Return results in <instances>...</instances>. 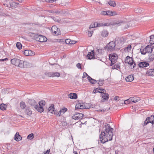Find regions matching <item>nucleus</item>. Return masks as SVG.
Wrapping results in <instances>:
<instances>
[{"label": "nucleus", "mask_w": 154, "mask_h": 154, "mask_svg": "<svg viewBox=\"0 0 154 154\" xmlns=\"http://www.w3.org/2000/svg\"><path fill=\"white\" fill-rule=\"evenodd\" d=\"M48 75L50 77H58L60 76V73L58 72H50L48 73Z\"/></svg>", "instance_id": "obj_13"}, {"label": "nucleus", "mask_w": 154, "mask_h": 154, "mask_svg": "<svg viewBox=\"0 0 154 154\" xmlns=\"http://www.w3.org/2000/svg\"><path fill=\"white\" fill-rule=\"evenodd\" d=\"M153 47L151 45H149L143 48L140 50V51L142 54L145 55L146 54L151 53L152 51Z\"/></svg>", "instance_id": "obj_3"}, {"label": "nucleus", "mask_w": 154, "mask_h": 154, "mask_svg": "<svg viewBox=\"0 0 154 154\" xmlns=\"http://www.w3.org/2000/svg\"><path fill=\"white\" fill-rule=\"evenodd\" d=\"M140 100V99L139 97H131L128 99L129 100H130V102H133L134 103L138 102Z\"/></svg>", "instance_id": "obj_15"}, {"label": "nucleus", "mask_w": 154, "mask_h": 154, "mask_svg": "<svg viewBox=\"0 0 154 154\" xmlns=\"http://www.w3.org/2000/svg\"><path fill=\"white\" fill-rule=\"evenodd\" d=\"M114 99L115 100L118 101L119 100V97L118 96H116L114 98Z\"/></svg>", "instance_id": "obj_51"}, {"label": "nucleus", "mask_w": 154, "mask_h": 154, "mask_svg": "<svg viewBox=\"0 0 154 154\" xmlns=\"http://www.w3.org/2000/svg\"><path fill=\"white\" fill-rule=\"evenodd\" d=\"M24 54L27 56H32L35 55V53L31 50H26L24 51Z\"/></svg>", "instance_id": "obj_11"}, {"label": "nucleus", "mask_w": 154, "mask_h": 154, "mask_svg": "<svg viewBox=\"0 0 154 154\" xmlns=\"http://www.w3.org/2000/svg\"><path fill=\"white\" fill-rule=\"evenodd\" d=\"M34 138V134L32 133L29 134L27 137V139L30 140Z\"/></svg>", "instance_id": "obj_40"}, {"label": "nucleus", "mask_w": 154, "mask_h": 154, "mask_svg": "<svg viewBox=\"0 0 154 154\" xmlns=\"http://www.w3.org/2000/svg\"><path fill=\"white\" fill-rule=\"evenodd\" d=\"M149 42L151 44H154V35H151L150 36Z\"/></svg>", "instance_id": "obj_35"}, {"label": "nucleus", "mask_w": 154, "mask_h": 154, "mask_svg": "<svg viewBox=\"0 0 154 154\" xmlns=\"http://www.w3.org/2000/svg\"><path fill=\"white\" fill-rule=\"evenodd\" d=\"M101 25H102L101 26H108L112 25V24L110 23H101Z\"/></svg>", "instance_id": "obj_39"}, {"label": "nucleus", "mask_w": 154, "mask_h": 154, "mask_svg": "<svg viewBox=\"0 0 154 154\" xmlns=\"http://www.w3.org/2000/svg\"><path fill=\"white\" fill-rule=\"evenodd\" d=\"M29 35L34 39L38 41L40 35L38 34H35L32 33H29Z\"/></svg>", "instance_id": "obj_16"}, {"label": "nucleus", "mask_w": 154, "mask_h": 154, "mask_svg": "<svg viewBox=\"0 0 154 154\" xmlns=\"http://www.w3.org/2000/svg\"><path fill=\"white\" fill-rule=\"evenodd\" d=\"M33 102L35 104H36L35 105L34 108L37 111L40 112H42L43 111L44 109L43 107H41L39 105H38L35 101H33Z\"/></svg>", "instance_id": "obj_10"}, {"label": "nucleus", "mask_w": 154, "mask_h": 154, "mask_svg": "<svg viewBox=\"0 0 154 154\" xmlns=\"http://www.w3.org/2000/svg\"><path fill=\"white\" fill-rule=\"evenodd\" d=\"M11 62L12 64L16 66L20 67H22L23 66V61H21L18 59L16 58L12 59L11 60Z\"/></svg>", "instance_id": "obj_4"}, {"label": "nucleus", "mask_w": 154, "mask_h": 154, "mask_svg": "<svg viewBox=\"0 0 154 154\" xmlns=\"http://www.w3.org/2000/svg\"><path fill=\"white\" fill-rule=\"evenodd\" d=\"M87 79L90 82L93 84H95L97 82V81L93 79L91 77L88 76Z\"/></svg>", "instance_id": "obj_27"}, {"label": "nucleus", "mask_w": 154, "mask_h": 154, "mask_svg": "<svg viewBox=\"0 0 154 154\" xmlns=\"http://www.w3.org/2000/svg\"><path fill=\"white\" fill-rule=\"evenodd\" d=\"M108 3L110 5L113 7H115L116 5V2L114 1H109L108 2Z\"/></svg>", "instance_id": "obj_36"}, {"label": "nucleus", "mask_w": 154, "mask_h": 154, "mask_svg": "<svg viewBox=\"0 0 154 154\" xmlns=\"http://www.w3.org/2000/svg\"><path fill=\"white\" fill-rule=\"evenodd\" d=\"M130 101V100H129L128 99L127 100H125L124 101V103L125 104H129V101Z\"/></svg>", "instance_id": "obj_50"}, {"label": "nucleus", "mask_w": 154, "mask_h": 154, "mask_svg": "<svg viewBox=\"0 0 154 154\" xmlns=\"http://www.w3.org/2000/svg\"><path fill=\"white\" fill-rule=\"evenodd\" d=\"M39 105L41 107H43L45 104V101L44 100H41L39 102Z\"/></svg>", "instance_id": "obj_37"}, {"label": "nucleus", "mask_w": 154, "mask_h": 154, "mask_svg": "<svg viewBox=\"0 0 154 154\" xmlns=\"http://www.w3.org/2000/svg\"><path fill=\"white\" fill-rule=\"evenodd\" d=\"M112 131V128H111L109 125L106 126L104 131L102 132L100 134V140L102 143H104L112 140L113 136Z\"/></svg>", "instance_id": "obj_1"}, {"label": "nucleus", "mask_w": 154, "mask_h": 154, "mask_svg": "<svg viewBox=\"0 0 154 154\" xmlns=\"http://www.w3.org/2000/svg\"><path fill=\"white\" fill-rule=\"evenodd\" d=\"M54 105L53 104H51V105L49 107L48 111L51 113L54 114L56 115L55 113H57V111L56 110H54Z\"/></svg>", "instance_id": "obj_17"}, {"label": "nucleus", "mask_w": 154, "mask_h": 154, "mask_svg": "<svg viewBox=\"0 0 154 154\" xmlns=\"http://www.w3.org/2000/svg\"><path fill=\"white\" fill-rule=\"evenodd\" d=\"M131 45H129L125 48L124 50L126 52H128L131 50Z\"/></svg>", "instance_id": "obj_38"}, {"label": "nucleus", "mask_w": 154, "mask_h": 154, "mask_svg": "<svg viewBox=\"0 0 154 154\" xmlns=\"http://www.w3.org/2000/svg\"><path fill=\"white\" fill-rule=\"evenodd\" d=\"M93 91L94 93H96L97 92L102 93L105 92L106 91L104 89H102L101 88H98L94 89Z\"/></svg>", "instance_id": "obj_19"}, {"label": "nucleus", "mask_w": 154, "mask_h": 154, "mask_svg": "<svg viewBox=\"0 0 154 154\" xmlns=\"http://www.w3.org/2000/svg\"><path fill=\"white\" fill-rule=\"evenodd\" d=\"M10 3V7L12 8H16L17 6V4L14 2H11Z\"/></svg>", "instance_id": "obj_33"}, {"label": "nucleus", "mask_w": 154, "mask_h": 154, "mask_svg": "<svg viewBox=\"0 0 154 154\" xmlns=\"http://www.w3.org/2000/svg\"><path fill=\"white\" fill-rule=\"evenodd\" d=\"M154 58H149V59L150 60V61H152L153 60Z\"/></svg>", "instance_id": "obj_55"}, {"label": "nucleus", "mask_w": 154, "mask_h": 154, "mask_svg": "<svg viewBox=\"0 0 154 154\" xmlns=\"http://www.w3.org/2000/svg\"><path fill=\"white\" fill-rule=\"evenodd\" d=\"M108 13V16H115L117 15L118 14L117 12L115 11H109Z\"/></svg>", "instance_id": "obj_30"}, {"label": "nucleus", "mask_w": 154, "mask_h": 154, "mask_svg": "<svg viewBox=\"0 0 154 154\" xmlns=\"http://www.w3.org/2000/svg\"><path fill=\"white\" fill-rule=\"evenodd\" d=\"M95 24L94 23H91L89 26V28H92L95 27Z\"/></svg>", "instance_id": "obj_48"}, {"label": "nucleus", "mask_w": 154, "mask_h": 154, "mask_svg": "<svg viewBox=\"0 0 154 154\" xmlns=\"http://www.w3.org/2000/svg\"><path fill=\"white\" fill-rule=\"evenodd\" d=\"M108 12H109V11H103L101 12L100 14L102 15H108Z\"/></svg>", "instance_id": "obj_42"}, {"label": "nucleus", "mask_w": 154, "mask_h": 154, "mask_svg": "<svg viewBox=\"0 0 154 154\" xmlns=\"http://www.w3.org/2000/svg\"><path fill=\"white\" fill-rule=\"evenodd\" d=\"M55 20L56 21H57L58 22H59L60 20L58 19V20H57L56 19H55Z\"/></svg>", "instance_id": "obj_56"}, {"label": "nucleus", "mask_w": 154, "mask_h": 154, "mask_svg": "<svg viewBox=\"0 0 154 154\" xmlns=\"http://www.w3.org/2000/svg\"><path fill=\"white\" fill-rule=\"evenodd\" d=\"M146 75L147 76H154V69H148L146 72Z\"/></svg>", "instance_id": "obj_12"}, {"label": "nucleus", "mask_w": 154, "mask_h": 154, "mask_svg": "<svg viewBox=\"0 0 154 154\" xmlns=\"http://www.w3.org/2000/svg\"><path fill=\"white\" fill-rule=\"evenodd\" d=\"M105 92L101 93V96L103 98L102 100H101L100 102H105L106 101L108 100L109 98V94L106 93Z\"/></svg>", "instance_id": "obj_7"}, {"label": "nucleus", "mask_w": 154, "mask_h": 154, "mask_svg": "<svg viewBox=\"0 0 154 154\" xmlns=\"http://www.w3.org/2000/svg\"><path fill=\"white\" fill-rule=\"evenodd\" d=\"M88 75L85 72H84L83 73V75L82 76V78H84L86 77L87 76H88Z\"/></svg>", "instance_id": "obj_47"}, {"label": "nucleus", "mask_w": 154, "mask_h": 154, "mask_svg": "<svg viewBox=\"0 0 154 154\" xmlns=\"http://www.w3.org/2000/svg\"><path fill=\"white\" fill-rule=\"evenodd\" d=\"M101 51V49H100V50L98 49V52H99V51Z\"/></svg>", "instance_id": "obj_57"}, {"label": "nucleus", "mask_w": 154, "mask_h": 154, "mask_svg": "<svg viewBox=\"0 0 154 154\" xmlns=\"http://www.w3.org/2000/svg\"><path fill=\"white\" fill-rule=\"evenodd\" d=\"M134 79V76L132 75L128 76L125 78V80L127 82H131Z\"/></svg>", "instance_id": "obj_25"}, {"label": "nucleus", "mask_w": 154, "mask_h": 154, "mask_svg": "<svg viewBox=\"0 0 154 154\" xmlns=\"http://www.w3.org/2000/svg\"><path fill=\"white\" fill-rule=\"evenodd\" d=\"M25 113L28 115L30 116L32 114V111L29 109H26L25 111Z\"/></svg>", "instance_id": "obj_31"}, {"label": "nucleus", "mask_w": 154, "mask_h": 154, "mask_svg": "<svg viewBox=\"0 0 154 154\" xmlns=\"http://www.w3.org/2000/svg\"><path fill=\"white\" fill-rule=\"evenodd\" d=\"M16 46L19 49H20L22 48V45L20 42H18L16 44Z\"/></svg>", "instance_id": "obj_41"}, {"label": "nucleus", "mask_w": 154, "mask_h": 154, "mask_svg": "<svg viewBox=\"0 0 154 154\" xmlns=\"http://www.w3.org/2000/svg\"><path fill=\"white\" fill-rule=\"evenodd\" d=\"M153 152H154V148H153Z\"/></svg>", "instance_id": "obj_58"}, {"label": "nucleus", "mask_w": 154, "mask_h": 154, "mask_svg": "<svg viewBox=\"0 0 154 154\" xmlns=\"http://www.w3.org/2000/svg\"><path fill=\"white\" fill-rule=\"evenodd\" d=\"M75 108H76L79 109H83L86 108L85 106L81 105L80 104H77L75 106Z\"/></svg>", "instance_id": "obj_29"}, {"label": "nucleus", "mask_w": 154, "mask_h": 154, "mask_svg": "<svg viewBox=\"0 0 154 154\" xmlns=\"http://www.w3.org/2000/svg\"><path fill=\"white\" fill-rule=\"evenodd\" d=\"M88 59H91L95 58V56L94 54V50L91 51L89 52L87 56Z\"/></svg>", "instance_id": "obj_14"}, {"label": "nucleus", "mask_w": 154, "mask_h": 154, "mask_svg": "<svg viewBox=\"0 0 154 154\" xmlns=\"http://www.w3.org/2000/svg\"><path fill=\"white\" fill-rule=\"evenodd\" d=\"M73 153L74 154H79L77 151H74Z\"/></svg>", "instance_id": "obj_54"}, {"label": "nucleus", "mask_w": 154, "mask_h": 154, "mask_svg": "<svg viewBox=\"0 0 154 154\" xmlns=\"http://www.w3.org/2000/svg\"><path fill=\"white\" fill-rule=\"evenodd\" d=\"M94 23L95 24V27H100L101 26H102L101 23H98L97 22H95Z\"/></svg>", "instance_id": "obj_44"}, {"label": "nucleus", "mask_w": 154, "mask_h": 154, "mask_svg": "<svg viewBox=\"0 0 154 154\" xmlns=\"http://www.w3.org/2000/svg\"><path fill=\"white\" fill-rule=\"evenodd\" d=\"M149 63L146 62H142L139 63L138 65L140 68H144L149 66Z\"/></svg>", "instance_id": "obj_18"}, {"label": "nucleus", "mask_w": 154, "mask_h": 154, "mask_svg": "<svg viewBox=\"0 0 154 154\" xmlns=\"http://www.w3.org/2000/svg\"><path fill=\"white\" fill-rule=\"evenodd\" d=\"M98 84L100 86H101L103 84V81L102 80H99L98 81Z\"/></svg>", "instance_id": "obj_46"}, {"label": "nucleus", "mask_w": 154, "mask_h": 154, "mask_svg": "<svg viewBox=\"0 0 154 154\" xmlns=\"http://www.w3.org/2000/svg\"><path fill=\"white\" fill-rule=\"evenodd\" d=\"M109 34L108 32L106 30H104L101 32V35L102 37L103 38L107 37Z\"/></svg>", "instance_id": "obj_21"}, {"label": "nucleus", "mask_w": 154, "mask_h": 154, "mask_svg": "<svg viewBox=\"0 0 154 154\" xmlns=\"http://www.w3.org/2000/svg\"><path fill=\"white\" fill-rule=\"evenodd\" d=\"M115 44L113 42L109 43L108 45V48L110 50L112 49L115 47Z\"/></svg>", "instance_id": "obj_26"}, {"label": "nucleus", "mask_w": 154, "mask_h": 154, "mask_svg": "<svg viewBox=\"0 0 154 154\" xmlns=\"http://www.w3.org/2000/svg\"><path fill=\"white\" fill-rule=\"evenodd\" d=\"M118 56L117 54L115 53H112L109 55V59L111 61L110 65L112 66L115 63L117 60Z\"/></svg>", "instance_id": "obj_5"}, {"label": "nucleus", "mask_w": 154, "mask_h": 154, "mask_svg": "<svg viewBox=\"0 0 154 154\" xmlns=\"http://www.w3.org/2000/svg\"><path fill=\"white\" fill-rule=\"evenodd\" d=\"M22 138V137L20 135L19 133L17 132L15 134L14 139L17 141H19L21 140Z\"/></svg>", "instance_id": "obj_22"}, {"label": "nucleus", "mask_w": 154, "mask_h": 154, "mask_svg": "<svg viewBox=\"0 0 154 154\" xmlns=\"http://www.w3.org/2000/svg\"><path fill=\"white\" fill-rule=\"evenodd\" d=\"M125 62L129 65V68L131 69H134L135 66L136 64L133 58L127 56L125 58Z\"/></svg>", "instance_id": "obj_2"}, {"label": "nucleus", "mask_w": 154, "mask_h": 154, "mask_svg": "<svg viewBox=\"0 0 154 154\" xmlns=\"http://www.w3.org/2000/svg\"><path fill=\"white\" fill-rule=\"evenodd\" d=\"M66 43L68 45H72L75 44L76 42L74 40H71L70 39H67L65 41Z\"/></svg>", "instance_id": "obj_24"}, {"label": "nucleus", "mask_w": 154, "mask_h": 154, "mask_svg": "<svg viewBox=\"0 0 154 154\" xmlns=\"http://www.w3.org/2000/svg\"><path fill=\"white\" fill-rule=\"evenodd\" d=\"M20 106L21 109H24L26 106L25 103L23 101L21 102L20 103Z\"/></svg>", "instance_id": "obj_34"}, {"label": "nucleus", "mask_w": 154, "mask_h": 154, "mask_svg": "<svg viewBox=\"0 0 154 154\" xmlns=\"http://www.w3.org/2000/svg\"><path fill=\"white\" fill-rule=\"evenodd\" d=\"M93 33V31H88V35L89 37H91L92 36Z\"/></svg>", "instance_id": "obj_45"}, {"label": "nucleus", "mask_w": 154, "mask_h": 154, "mask_svg": "<svg viewBox=\"0 0 154 154\" xmlns=\"http://www.w3.org/2000/svg\"><path fill=\"white\" fill-rule=\"evenodd\" d=\"M119 68H120V66L117 64H115L112 66V68L113 69H118Z\"/></svg>", "instance_id": "obj_43"}, {"label": "nucleus", "mask_w": 154, "mask_h": 154, "mask_svg": "<svg viewBox=\"0 0 154 154\" xmlns=\"http://www.w3.org/2000/svg\"><path fill=\"white\" fill-rule=\"evenodd\" d=\"M76 66L79 69H81V64L80 63H78L77 64Z\"/></svg>", "instance_id": "obj_49"}, {"label": "nucleus", "mask_w": 154, "mask_h": 154, "mask_svg": "<svg viewBox=\"0 0 154 154\" xmlns=\"http://www.w3.org/2000/svg\"><path fill=\"white\" fill-rule=\"evenodd\" d=\"M51 31L53 34L54 35H59L61 34L60 29L58 28L55 26H53L52 27Z\"/></svg>", "instance_id": "obj_6"}, {"label": "nucleus", "mask_w": 154, "mask_h": 154, "mask_svg": "<svg viewBox=\"0 0 154 154\" xmlns=\"http://www.w3.org/2000/svg\"><path fill=\"white\" fill-rule=\"evenodd\" d=\"M38 41L41 42H46L47 40L46 37L43 35H40Z\"/></svg>", "instance_id": "obj_20"}, {"label": "nucleus", "mask_w": 154, "mask_h": 154, "mask_svg": "<svg viewBox=\"0 0 154 154\" xmlns=\"http://www.w3.org/2000/svg\"><path fill=\"white\" fill-rule=\"evenodd\" d=\"M50 152V149L48 150L44 154H49Z\"/></svg>", "instance_id": "obj_53"}, {"label": "nucleus", "mask_w": 154, "mask_h": 154, "mask_svg": "<svg viewBox=\"0 0 154 154\" xmlns=\"http://www.w3.org/2000/svg\"><path fill=\"white\" fill-rule=\"evenodd\" d=\"M83 117V114L81 113H77L74 114L72 116V118L74 119H80Z\"/></svg>", "instance_id": "obj_8"}, {"label": "nucleus", "mask_w": 154, "mask_h": 154, "mask_svg": "<svg viewBox=\"0 0 154 154\" xmlns=\"http://www.w3.org/2000/svg\"><path fill=\"white\" fill-rule=\"evenodd\" d=\"M7 108V106L6 104L2 103L0 105V109L2 110H5Z\"/></svg>", "instance_id": "obj_28"}, {"label": "nucleus", "mask_w": 154, "mask_h": 154, "mask_svg": "<svg viewBox=\"0 0 154 154\" xmlns=\"http://www.w3.org/2000/svg\"><path fill=\"white\" fill-rule=\"evenodd\" d=\"M8 60V58H6L4 59H0V61H3L5 60Z\"/></svg>", "instance_id": "obj_52"}, {"label": "nucleus", "mask_w": 154, "mask_h": 154, "mask_svg": "<svg viewBox=\"0 0 154 154\" xmlns=\"http://www.w3.org/2000/svg\"><path fill=\"white\" fill-rule=\"evenodd\" d=\"M68 96V97L72 99H76L77 98V95L75 93H70Z\"/></svg>", "instance_id": "obj_23"}, {"label": "nucleus", "mask_w": 154, "mask_h": 154, "mask_svg": "<svg viewBox=\"0 0 154 154\" xmlns=\"http://www.w3.org/2000/svg\"><path fill=\"white\" fill-rule=\"evenodd\" d=\"M67 109L66 108L63 107L59 112H57V113H55L56 115L58 116H60L61 115L64 114L65 112L67 111Z\"/></svg>", "instance_id": "obj_9"}, {"label": "nucleus", "mask_w": 154, "mask_h": 154, "mask_svg": "<svg viewBox=\"0 0 154 154\" xmlns=\"http://www.w3.org/2000/svg\"><path fill=\"white\" fill-rule=\"evenodd\" d=\"M150 118L149 117H147L145 121L144 122V123L143 124V126H144L147 125L148 123L150 122Z\"/></svg>", "instance_id": "obj_32"}]
</instances>
